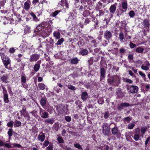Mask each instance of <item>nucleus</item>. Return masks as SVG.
Segmentation results:
<instances>
[{
  "label": "nucleus",
  "instance_id": "f257e3e1",
  "mask_svg": "<svg viewBox=\"0 0 150 150\" xmlns=\"http://www.w3.org/2000/svg\"><path fill=\"white\" fill-rule=\"evenodd\" d=\"M107 82L110 85L117 86L120 83V78L117 75L111 76L108 74Z\"/></svg>",
  "mask_w": 150,
  "mask_h": 150
},
{
  "label": "nucleus",
  "instance_id": "f03ea898",
  "mask_svg": "<svg viewBox=\"0 0 150 150\" xmlns=\"http://www.w3.org/2000/svg\"><path fill=\"white\" fill-rule=\"evenodd\" d=\"M1 58L4 66L7 69L10 70L11 68L10 63L11 60L8 57H6L4 54H0Z\"/></svg>",
  "mask_w": 150,
  "mask_h": 150
},
{
  "label": "nucleus",
  "instance_id": "7ed1b4c3",
  "mask_svg": "<svg viewBox=\"0 0 150 150\" xmlns=\"http://www.w3.org/2000/svg\"><path fill=\"white\" fill-rule=\"evenodd\" d=\"M39 114L41 117L44 119L47 118L49 116L48 112L40 107V108Z\"/></svg>",
  "mask_w": 150,
  "mask_h": 150
},
{
  "label": "nucleus",
  "instance_id": "20e7f679",
  "mask_svg": "<svg viewBox=\"0 0 150 150\" xmlns=\"http://www.w3.org/2000/svg\"><path fill=\"white\" fill-rule=\"evenodd\" d=\"M104 37L107 40H109L111 39L112 37V32L110 30H106L104 32Z\"/></svg>",
  "mask_w": 150,
  "mask_h": 150
},
{
  "label": "nucleus",
  "instance_id": "39448f33",
  "mask_svg": "<svg viewBox=\"0 0 150 150\" xmlns=\"http://www.w3.org/2000/svg\"><path fill=\"white\" fill-rule=\"evenodd\" d=\"M128 90H129V91L131 93H137L138 91V88L136 86H130L127 88Z\"/></svg>",
  "mask_w": 150,
  "mask_h": 150
},
{
  "label": "nucleus",
  "instance_id": "423d86ee",
  "mask_svg": "<svg viewBox=\"0 0 150 150\" xmlns=\"http://www.w3.org/2000/svg\"><path fill=\"white\" fill-rule=\"evenodd\" d=\"M116 94L117 95V97L119 98L123 97L125 92H122L121 89L120 88H117L116 90Z\"/></svg>",
  "mask_w": 150,
  "mask_h": 150
},
{
  "label": "nucleus",
  "instance_id": "0eeeda50",
  "mask_svg": "<svg viewBox=\"0 0 150 150\" xmlns=\"http://www.w3.org/2000/svg\"><path fill=\"white\" fill-rule=\"evenodd\" d=\"M40 58V55L38 54H34L30 55L29 60L30 62H36Z\"/></svg>",
  "mask_w": 150,
  "mask_h": 150
},
{
  "label": "nucleus",
  "instance_id": "6e6552de",
  "mask_svg": "<svg viewBox=\"0 0 150 150\" xmlns=\"http://www.w3.org/2000/svg\"><path fill=\"white\" fill-rule=\"evenodd\" d=\"M129 106H130V105L129 103H121L120 105H118L117 108L118 110L121 111L124 109V107H127Z\"/></svg>",
  "mask_w": 150,
  "mask_h": 150
},
{
  "label": "nucleus",
  "instance_id": "1a4fd4ad",
  "mask_svg": "<svg viewBox=\"0 0 150 150\" xmlns=\"http://www.w3.org/2000/svg\"><path fill=\"white\" fill-rule=\"evenodd\" d=\"M117 6V3H115L111 5L109 9L110 12L111 13L110 14L113 15V14H114L115 13L116 10V6Z\"/></svg>",
  "mask_w": 150,
  "mask_h": 150
},
{
  "label": "nucleus",
  "instance_id": "9d476101",
  "mask_svg": "<svg viewBox=\"0 0 150 150\" xmlns=\"http://www.w3.org/2000/svg\"><path fill=\"white\" fill-rule=\"evenodd\" d=\"M8 78V74H6L0 76V79L2 82L7 83L8 82L7 81Z\"/></svg>",
  "mask_w": 150,
  "mask_h": 150
},
{
  "label": "nucleus",
  "instance_id": "9b49d317",
  "mask_svg": "<svg viewBox=\"0 0 150 150\" xmlns=\"http://www.w3.org/2000/svg\"><path fill=\"white\" fill-rule=\"evenodd\" d=\"M141 23L142 25H143L144 28L148 27V28H149L150 26L149 19V18L145 19Z\"/></svg>",
  "mask_w": 150,
  "mask_h": 150
},
{
  "label": "nucleus",
  "instance_id": "f8f14e48",
  "mask_svg": "<svg viewBox=\"0 0 150 150\" xmlns=\"http://www.w3.org/2000/svg\"><path fill=\"white\" fill-rule=\"evenodd\" d=\"M112 132L113 135H116L117 137H119L118 134L120 133V130L117 126H115L112 129Z\"/></svg>",
  "mask_w": 150,
  "mask_h": 150
},
{
  "label": "nucleus",
  "instance_id": "ddd939ff",
  "mask_svg": "<svg viewBox=\"0 0 150 150\" xmlns=\"http://www.w3.org/2000/svg\"><path fill=\"white\" fill-rule=\"evenodd\" d=\"M100 81H101L102 80L104 79L105 77V74L106 71L105 69L103 68H101L100 70Z\"/></svg>",
  "mask_w": 150,
  "mask_h": 150
},
{
  "label": "nucleus",
  "instance_id": "4468645a",
  "mask_svg": "<svg viewBox=\"0 0 150 150\" xmlns=\"http://www.w3.org/2000/svg\"><path fill=\"white\" fill-rule=\"evenodd\" d=\"M45 136L44 133L42 132H40L38 136V140L42 142L45 140Z\"/></svg>",
  "mask_w": 150,
  "mask_h": 150
},
{
  "label": "nucleus",
  "instance_id": "2eb2a0df",
  "mask_svg": "<svg viewBox=\"0 0 150 150\" xmlns=\"http://www.w3.org/2000/svg\"><path fill=\"white\" fill-rule=\"evenodd\" d=\"M103 133L105 135L108 136L110 132V129L106 126L103 127Z\"/></svg>",
  "mask_w": 150,
  "mask_h": 150
},
{
  "label": "nucleus",
  "instance_id": "dca6fc26",
  "mask_svg": "<svg viewBox=\"0 0 150 150\" xmlns=\"http://www.w3.org/2000/svg\"><path fill=\"white\" fill-rule=\"evenodd\" d=\"M80 49L81 50L79 52V54L83 56L87 55L88 53L87 50L83 48H80Z\"/></svg>",
  "mask_w": 150,
  "mask_h": 150
},
{
  "label": "nucleus",
  "instance_id": "f3484780",
  "mask_svg": "<svg viewBox=\"0 0 150 150\" xmlns=\"http://www.w3.org/2000/svg\"><path fill=\"white\" fill-rule=\"evenodd\" d=\"M41 63V60H40L37 62V64H35L34 66V70L35 71H38L40 69V64Z\"/></svg>",
  "mask_w": 150,
  "mask_h": 150
},
{
  "label": "nucleus",
  "instance_id": "a211bd4d",
  "mask_svg": "<svg viewBox=\"0 0 150 150\" xmlns=\"http://www.w3.org/2000/svg\"><path fill=\"white\" fill-rule=\"evenodd\" d=\"M44 24H39L36 28L35 31L39 32V31H41L44 28Z\"/></svg>",
  "mask_w": 150,
  "mask_h": 150
},
{
  "label": "nucleus",
  "instance_id": "6ab92c4d",
  "mask_svg": "<svg viewBox=\"0 0 150 150\" xmlns=\"http://www.w3.org/2000/svg\"><path fill=\"white\" fill-rule=\"evenodd\" d=\"M30 3L29 1L25 2L24 4V8L26 10L29 9L30 7Z\"/></svg>",
  "mask_w": 150,
  "mask_h": 150
},
{
  "label": "nucleus",
  "instance_id": "aec40b11",
  "mask_svg": "<svg viewBox=\"0 0 150 150\" xmlns=\"http://www.w3.org/2000/svg\"><path fill=\"white\" fill-rule=\"evenodd\" d=\"M54 121L55 120L54 118H51L50 119H45L44 121V122L47 123L52 125L54 122Z\"/></svg>",
  "mask_w": 150,
  "mask_h": 150
},
{
  "label": "nucleus",
  "instance_id": "412c9836",
  "mask_svg": "<svg viewBox=\"0 0 150 150\" xmlns=\"http://www.w3.org/2000/svg\"><path fill=\"white\" fill-rule=\"evenodd\" d=\"M105 13V11L103 10H100L98 11L97 10L96 11V15L97 16H103Z\"/></svg>",
  "mask_w": 150,
  "mask_h": 150
},
{
  "label": "nucleus",
  "instance_id": "4be33fe9",
  "mask_svg": "<svg viewBox=\"0 0 150 150\" xmlns=\"http://www.w3.org/2000/svg\"><path fill=\"white\" fill-rule=\"evenodd\" d=\"M88 94L86 92H83L81 94V98L83 100L86 99L88 98Z\"/></svg>",
  "mask_w": 150,
  "mask_h": 150
},
{
  "label": "nucleus",
  "instance_id": "5701e85b",
  "mask_svg": "<svg viewBox=\"0 0 150 150\" xmlns=\"http://www.w3.org/2000/svg\"><path fill=\"white\" fill-rule=\"evenodd\" d=\"M79 59L77 58L71 59L70 60V62L73 64H77L79 62Z\"/></svg>",
  "mask_w": 150,
  "mask_h": 150
},
{
  "label": "nucleus",
  "instance_id": "b1692460",
  "mask_svg": "<svg viewBox=\"0 0 150 150\" xmlns=\"http://www.w3.org/2000/svg\"><path fill=\"white\" fill-rule=\"evenodd\" d=\"M110 16L109 17L107 18H105L103 21V22L105 23V22L106 25L108 24L109 22L110 21L111 18L113 17V15L112 14H110Z\"/></svg>",
  "mask_w": 150,
  "mask_h": 150
},
{
  "label": "nucleus",
  "instance_id": "393cba45",
  "mask_svg": "<svg viewBox=\"0 0 150 150\" xmlns=\"http://www.w3.org/2000/svg\"><path fill=\"white\" fill-rule=\"evenodd\" d=\"M94 51L95 53H97L99 52V54H101L103 56L105 55L104 53L102 51L100 48H95L94 49Z\"/></svg>",
  "mask_w": 150,
  "mask_h": 150
},
{
  "label": "nucleus",
  "instance_id": "a878e982",
  "mask_svg": "<svg viewBox=\"0 0 150 150\" xmlns=\"http://www.w3.org/2000/svg\"><path fill=\"white\" fill-rule=\"evenodd\" d=\"M144 51V49L141 47H139L135 49L136 52L138 53H142Z\"/></svg>",
  "mask_w": 150,
  "mask_h": 150
},
{
  "label": "nucleus",
  "instance_id": "bb28decb",
  "mask_svg": "<svg viewBox=\"0 0 150 150\" xmlns=\"http://www.w3.org/2000/svg\"><path fill=\"white\" fill-rule=\"evenodd\" d=\"M90 14V13L89 11L87 10H86L83 12V17L82 18L84 19V17H86L89 16Z\"/></svg>",
  "mask_w": 150,
  "mask_h": 150
},
{
  "label": "nucleus",
  "instance_id": "cd10ccee",
  "mask_svg": "<svg viewBox=\"0 0 150 150\" xmlns=\"http://www.w3.org/2000/svg\"><path fill=\"white\" fill-rule=\"evenodd\" d=\"M4 100L5 103H8L9 102L8 98V96L7 94H4L3 96Z\"/></svg>",
  "mask_w": 150,
  "mask_h": 150
},
{
  "label": "nucleus",
  "instance_id": "c85d7f7f",
  "mask_svg": "<svg viewBox=\"0 0 150 150\" xmlns=\"http://www.w3.org/2000/svg\"><path fill=\"white\" fill-rule=\"evenodd\" d=\"M99 148L102 150H108L109 147L108 145H104L100 146Z\"/></svg>",
  "mask_w": 150,
  "mask_h": 150
},
{
  "label": "nucleus",
  "instance_id": "c756f323",
  "mask_svg": "<svg viewBox=\"0 0 150 150\" xmlns=\"http://www.w3.org/2000/svg\"><path fill=\"white\" fill-rule=\"evenodd\" d=\"M122 8L124 9L123 10L125 12L127 7V3L125 2H123L122 3Z\"/></svg>",
  "mask_w": 150,
  "mask_h": 150
},
{
  "label": "nucleus",
  "instance_id": "7c9ffc66",
  "mask_svg": "<svg viewBox=\"0 0 150 150\" xmlns=\"http://www.w3.org/2000/svg\"><path fill=\"white\" fill-rule=\"evenodd\" d=\"M40 104L43 107L45 105L46 103V98H42L40 102Z\"/></svg>",
  "mask_w": 150,
  "mask_h": 150
},
{
  "label": "nucleus",
  "instance_id": "2f4dec72",
  "mask_svg": "<svg viewBox=\"0 0 150 150\" xmlns=\"http://www.w3.org/2000/svg\"><path fill=\"white\" fill-rule=\"evenodd\" d=\"M38 86L39 88L41 90H44L45 88V85L42 83H40L38 84Z\"/></svg>",
  "mask_w": 150,
  "mask_h": 150
},
{
  "label": "nucleus",
  "instance_id": "473e14b6",
  "mask_svg": "<svg viewBox=\"0 0 150 150\" xmlns=\"http://www.w3.org/2000/svg\"><path fill=\"white\" fill-rule=\"evenodd\" d=\"M13 129L12 128L9 129L8 132V136L9 139H10L11 137L12 136L13 134Z\"/></svg>",
  "mask_w": 150,
  "mask_h": 150
},
{
  "label": "nucleus",
  "instance_id": "72a5a7b5",
  "mask_svg": "<svg viewBox=\"0 0 150 150\" xmlns=\"http://www.w3.org/2000/svg\"><path fill=\"white\" fill-rule=\"evenodd\" d=\"M147 127L146 126H143L141 128V131L142 135L145 134L146 131Z\"/></svg>",
  "mask_w": 150,
  "mask_h": 150
},
{
  "label": "nucleus",
  "instance_id": "f704fd0d",
  "mask_svg": "<svg viewBox=\"0 0 150 150\" xmlns=\"http://www.w3.org/2000/svg\"><path fill=\"white\" fill-rule=\"evenodd\" d=\"M125 12V11H124L123 10H120L117 9L116 12L117 16L120 17L123 13Z\"/></svg>",
  "mask_w": 150,
  "mask_h": 150
},
{
  "label": "nucleus",
  "instance_id": "c9c22d12",
  "mask_svg": "<svg viewBox=\"0 0 150 150\" xmlns=\"http://www.w3.org/2000/svg\"><path fill=\"white\" fill-rule=\"evenodd\" d=\"M54 36L57 39L60 38V33L59 32H54L53 33Z\"/></svg>",
  "mask_w": 150,
  "mask_h": 150
},
{
  "label": "nucleus",
  "instance_id": "e433bc0d",
  "mask_svg": "<svg viewBox=\"0 0 150 150\" xmlns=\"http://www.w3.org/2000/svg\"><path fill=\"white\" fill-rule=\"evenodd\" d=\"M103 6V8L105 6L103 5L102 3L100 2H99L98 3V6L96 7V10H99Z\"/></svg>",
  "mask_w": 150,
  "mask_h": 150
},
{
  "label": "nucleus",
  "instance_id": "4c0bfd02",
  "mask_svg": "<svg viewBox=\"0 0 150 150\" xmlns=\"http://www.w3.org/2000/svg\"><path fill=\"white\" fill-rule=\"evenodd\" d=\"M21 125V123L20 121L17 120H15V121L14 127H19Z\"/></svg>",
  "mask_w": 150,
  "mask_h": 150
},
{
  "label": "nucleus",
  "instance_id": "58836bf2",
  "mask_svg": "<svg viewBox=\"0 0 150 150\" xmlns=\"http://www.w3.org/2000/svg\"><path fill=\"white\" fill-rule=\"evenodd\" d=\"M124 34L123 33L121 32L119 34V39L122 42H123V39L124 38Z\"/></svg>",
  "mask_w": 150,
  "mask_h": 150
},
{
  "label": "nucleus",
  "instance_id": "ea45409f",
  "mask_svg": "<svg viewBox=\"0 0 150 150\" xmlns=\"http://www.w3.org/2000/svg\"><path fill=\"white\" fill-rule=\"evenodd\" d=\"M53 128L54 130L57 131L59 129V124L58 122L55 123L53 126Z\"/></svg>",
  "mask_w": 150,
  "mask_h": 150
},
{
  "label": "nucleus",
  "instance_id": "a19ab883",
  "mask_svg": "<svg viewBox=\"0 0 150 150\" xmlns=\"http://www.w3.org/2000/svg\"><path fill=\"white\" fill-rule=\"evenodd\" d=\"M20 112H21V115H23L24 117H25V116L24 115L25 113L26 112V108L24 106H23V107L22 110L20 111Z\"/></svg>",
  "mask_w": 150,
  "mask_h": 150
},
{
  "label": "nucleus",
  "instance_id": "79ce46f5",
  "mask_svg": "<svg viewBox=\"0 0 150 150\" xmlns=\"http://www.w3.org/2000/svg\"><path fill=\"white\" fill-rule=\"evenodd\" d=\"M126 51V50L123 48H121L119 49V53L121 55L122 57V56L123 55V54H124Z\"/></svg>",
  "mask_w": 150,
  "mask_h": 150
},
{
  "label": "nucleus",
  "instance_id": "37998d69",
  "mask_svg": "<svg viewBox=\"0 0 150 150\" xmlns=\"http://www.w3.org/2000/svg\"><path fill=\"white\" fill-rule=\"evenodd\" d=\"M140 137L139 134H134L133 138L135 141H137L139 139Z\"/></svg>",
  "mask_w": 150,
  "mask_h": 150
},
{
  "label": "nucleus",
  "instance_id": "c03bdc74",
  "mask_svg": "<svg viewBox=\"0 0 150 150\" xmlns=\"http://www.w3.org/2000/svg\"><path fill=\"white\" fill-rule=\"evenodd\" d=\"M132 117H128L125 118L123 119V121L124 122L126 121L128 123H129L130 121L132 120Z\"/></svg>",
  "mask_w": 150,
  "mask_h": 150
},
{
  "label": "nucleus",
  "instance_id": "a18cd8bd",
  "mask_svg": "<svg viewBox=\"0 0 150 150\" xmlns=\"http://www.w3.org/2000/svg\"><path fill=\"white\" fill-rule=\"evenodd\" d=\"M135 126V124L134 123H131L129 124L127 126L128 129H133Z\"/></svg>",
  "mask_w": 150,
  "mask_h": 150
},
{
  "label": "nucleus",
  "instance_id": "49530a36",
  "mask_svg": "<svg viewBox=\"0 0 150 150\" xmlns=\"http://www.w3.org/2000/svg\"><path fill=\"white\" fill-rule=\"evenodd\" d=\"M57 140L58 142L60 143H63L64 142L62 138L61 137H58L57 138Z\"/></svg>",
  "mask_w": 150,
  "mask_h": 150
},
{
  "label": "nucleus",
  "instance_id": "de8ad7c7",
  "mask_svg": "<svg viewBox=\"0 0 150 150\" xmlns=\"http://www.w3.org/2000/svg\"><path fill=\"white\" fill-rule=\"evenodd\" d=\"M64 39L62 38L58 40V41L57 43H56V45H60L64 42Z\"/></svg>",
  "mask_w": 150,
  "mask_h": 150
},
{
  "label": "nucleus",
  "instance_id": "09e8293b",
  "mask_svg": "<svg viewBox=\"0 0 150 150\" xmlns=\"http://www.w3.org/2000/svg\"><path fill=\"white\" fill-rule=\"evenodd\" d=\"M103 114H104V118L106 119H107L110 115V114L108 111L105 112Z\"/></svg>",
  "mask_w": 150,
  "mask_h": 150
},
{
  "label": "nucleus",
  "instance_id": "8fccbe9b",
  "mask_svg": "<svg viewBox=\"0 0 150 150\" xmlns=\"http://www.w3.org/2000/svg\"><path fill=\"white\" fill-rule=\"evenodd\" d=\"M60 12V11L57 10L51 14L50 16L52 17H55Z\"/></svg>",
  "mask_w": 150,
  "mask_h": 150
},
{
  "label": "nucleus",
  "instance_id": "3c124183",
  "mask_svg": "<svg viewBox=\"0 0 150 150\" xmlns=\"http://www.w3.org/2000/svg\"><path fill=\"white\" fill-rule=\"evenodd\" d=\"M129 16L131 18H133L135 16V13L133 11H130L129 12Z\"/></svg>",
  "mask_w": 150,
  "mask_h": 150
},
{
  "label": "nucleus",
  "instance_id": "603ef678",
  "mask_svg": "<svg viewBox=\"0 0 150 150\" xmlns=\"http://www.w3.org/2000/svg\"><path fill=\"white\" fill-rule=\"evenodd\" d=\"M21 81L22 83H25L26 82V78L25 75H22L21 77Z\"/></svg>",
  "mask_w": 150,
  "mask_h": 150
},
{
  "label": "nucleus",
  "instance_id": "864d4df0",
  "mask_svg": "<svg viewBox=\"0 0 150 150\" xmlns=\"http://www.w3.org/2000/svg\"><path fill=\"white\" fill-rule=\"evenodd\" d=\"M74 146L75 147H76L78 149H81L82 150L83 149V148L78 143H76V144H74Z\"/></svg>",
  "mask_w": 150,
  "mask_h": 150
},
{
  "label": "nucleus",
  "instance_id": "5fc2aeb1",
  "mask_svg": "<svg viewBox=\"0 0 150 150\" xmlns=\"http://www.w3.org/2000/svg\"><path fill=\"white\" fill-rule=\"evenodd\" d=\"M46 149L53 150V145L52 143H50L49 146L46 148Z\"/></svg>",
  "mask_w": 150,
  "mask_h": 150
},
{
  "label": "nucleus",
  "instance_id": "6e6d98bb",
  "mask_svg": "<svg viewBox=\"0 0 150 150\" xmlns=\"http://www.w3.org/2000/svg\"><path fill=\"white\" fill-rule=\"evenodd\" d=\"M91 18H86L85 19L84 21V24H85L86 25L88 24L90 22V21L91 20Z\"/></svg>",
  "mask_w": 150,
  "mask_h": 150
},
{
  "label": "nucleus",
  "instance_id": "4d7b16f0",
  "mask_svg": "<svg viewBox=\"0 0 150 150\" xmlns=\"http://www.w3.org/2000/svg\"><path fill=\"white\" fill-rule=\"evenodd\" d=\"M134 130V132L135 133L134 134H140V130L139 128H137Z\"/></svg>",
  "mask_w": 150,
  "mask_h": 150
},
{
  "label": "nucleus",
  "instance_id": "13d9d810",
  "mask_svg": "<svg viewBox=\"0 0 150 150\" xmlns=\"http://www.w3.org/2000/svg\"><path fill=\"white\" fill-rule=\"evenodd\" d=\"M13 123L14 122L13 121H11L7 123V125L8 127L12 128L13 127Z\"/></svg>",
  "mask_w": 150,
  "mask_h": 150
},
{
  "label": "nucleus",
  "instance_id": "bf43d9fd",
  "mask_svg": "<svg viewBox=\"0 0 150 150\" xmlns=\"http://www.w3.org/2000/svg\"><path fill=\"white\" fill-rule=\"evenodd\" d=\"M3 23L4 25H6V24H10L11 23V22L9 19L6 18L4 21V22Z\"/></svg>",
  "mask_w": 150,
  "mask_h": 150
},
{
  "label": "nucleus",
  "instance_id": "052dcab7",
  "mask_svg": "<svg viewBox=\"0 0 150 150\" xmlns=\"http://www.w3.org/2000/svg\"><path fill=\"white\" fill-rule=\"evenodd\" d=\"M30 15L32 16L33 18V19L34 20L37 21V17L35 15L33 12H31L30 13Z\"/></svg>",
  "mask_w": 150,
  "mask_h": 150
},
{
  "label": "nucleus",
  "instance_id": "680f3d73",
  "mask_svg": "<svg viewBox=\"0 0 150 150\" xmlns=\"http://www.w3.org/2000/svg\"><path fill=\"white\" fill-rule=\"evenodd\" d=\"M124 81L128 83H132L133 82V81L132 80L127 78L125 79Z\"/></svg>",
  "mask_w": 150,
  "mask_h": 150
},
{
  "label": "nucleus",
  "instance_id": "e2e57ef3",
  "mask_svg": "<svg viewBox=\"0 0 150 150\" xmlns=\"http://www.w3.org/2000/svg\"><path fill=\"white\" fill-rule=\"evenodd\" d=\"M139 74L144 79V80H145L146 79L145 74H143L142 72L141 71H139Z\"/></svg>",
  "mask_w": 150,
  "mask_h": 150
},
{
  "label": "nucleus",
  "instance_id": "0e129e2a",
  "mask_svg": "<svg viewBox=\"0 0 150 150\" xmlns=\"http://www.w3.org/2000/svg\"><path fill=\"white\" fill-rule=\"evenodd\" d=\"M141 68L142 69L145 70H147L149 69L148 67L145 66L144 64L142 65Z\"/></svg>",
  "mask_w": 150,
  "mask_h": 150
},
{
  "label": "nucleus",
  "instance_id": "69168bd1",
  "mask_svg": "<svg viewBox=\"0 0 150 150\" xmlns=\"http://www.w3.org/2000/svg\"><path fill=\"white\" fill-rule=\"evenodd\" d=\"M150 137H149L146 139L145 142V145L146 147L147 146L148 142H150Z\"/></svg>",
  "mask_w": 150,
  "mask_h": 150
},
{
  "label": "nucleus",
  "instance_id": "338daca9",
  "mask_svg": "<svg viewBox=\"0 0 150 150\" xmlns=\"http://www.w3.org/2000/svg\"><path fill=\"white\" fill-rule=\"evenodd\" d=\"M93 60V57H91L90 58L89 60H88V64L89 65H91L92 64Z\"/></svg>",
  "mask_w": 150,
  "mask_h": 150
},
{
  "label": "nucleus",
  "instance_id": "774afa93",
  "mask_svg": "<svg viewBox=\"0 0 150 150\" xmlns=\"http://www.w3.org/2000/svg\"><path fill=\"white\" fill-rule=\"evenodd\" d=\"M68 87L69 89H71L72 90H75L76 89V88L74 86L71 85H69Z\"/></svg>",
  "mask_w": 150,
  "mask_h": 150
}]
</instances>
